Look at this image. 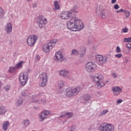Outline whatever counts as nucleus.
Wrapping results in <instances>:
<instances>
[{
  "instance_id": "a211bd4d",
  "label": "nucleus",
  "mask_w": 131,
  "mask_h": 131,
  "mask_svg": "<svg viewBox=\"0 0 131 131\" xmlns=\"http://www.w3.org/2000/svg\"><path fill=\"white\" fill-rule=\"evenodd\" d=\"M57 41V40L56 39H52L50 41L49 43V45L50 46L51 49H53V48H54V46L56 45Z\"/></svg>"
},
{
  "instance_id": "6ab92c4d",
  "label": "nucleus",
  "mask_w": 131,
  "mask_h": 131,
  "mask_svg": "<svg viewBox=\"0 0 131 131\" xmlns=\"http://www.w3.org/2000/svg\"><path fill=\"white\" fill-rule=\"evenodd\" d=\"M7 112V109L5 106H0V115L5 114Z\"/></svg>"
},
{
  "instance_id": "13d9d810",
  "label": "nucleus",
  "mask_w": 131,
  "mask_h": 131,
  "mask_svg": "<svg viewBox=\"0 0 131 131\" xmlns=\"http://www.w3.org/2000/svg\"><path fill=\"white\" fill-rule=\"evenodd\" d=\"M85 51H86V49H84V52L85 53Z\"/></svg>"
},
{
  "instance_id": "a18cd8bd",
  "label": "nucleus",
  "mask_w": 131,
  "mask_h": 131,
  "mask_svg": "<svg viewBox=\"0 0 131 131\" xmlns=\"http://www.w3.org/2000/svg\"><path fill=\"white\" fill-rule=\"evenodd\" d=\"M126 46L127 48H128V49H131V44L128 43H127Z\"/></svg>"
},
{
  "instance_id": "4d7b16f0",
  "label": "nucleus",
  "mask_w": 131,
  "mask_h": 131,
  "mask_svg": "<svg viewBox=\"0 0 131 131\" xmlns=\"http://www.w3.org/2000/svg\"><path fill=\"white\" fill-rule=\"evenodd\" d=\"M27 2H31L32 0H26Z\"/></svg>"
},
{
  "instance_id": "de8ad7c7",
  "label": "nucleus",
  "mask_w": 131,
  "mask_h": 131,
  "mask_svg": "<svg viewBox=\"0 0 131 131\" xmlns=\"http://www.w3.org/2000/svg\"><path fill=\"white\" fill-rule=\"evenodd\" d=\"M120 12L121 13H124V10H123V9H121L120 10Z\"/></svg>"
},
{
  "instance_id": "58836bf2",
  "label": "nucleus",
  "mask_w": 131,
  "mask_h": 131,
  "mask_svg": "<svg viewBox=\"0 0 131 131\" xmlns=\"http://www.w3.org/2000/svg\"><path fill=\"white\" fill-rule=\"evenodd\" d=\"M115 57H117V58H121V57H122V54L119 53L115 55Z\"/></svg>"
},
{
  "instance_id": "8fccbe9b",
  "label": "nucleus",
  "mask_w": 131,
  "mask_h": 131,
  "mask_svg": "<svg viewBox=\"0 0 131 131\" xmlns=\"http://www.w3.org/2000/svg\"><path fill=\"white\" fill-rule=\"evenodd\" d=\"M33 7H34V8H36V4H33Z\"/></svg>"
},
{
  "instance_id": "c03bdc74",
  "label": "nucleus",
  "mask_w": 131,
  "mask_h": 131,
  "mask_svg": "<svg viewBox=\"0 0 131 131\" xmlns=\"http://www.w3.org/2000/svg\"><path fill=\"white\" fill-rule=\"evenodd\" d=\"M122 102V100L121 99H120L117 100V104H120Z\"/></svg>"
},
{
  "instance_id": "f3484780",
  "label": "nucleus",
  "mask_w": 131,
  "mask_h": 131,
  "mask_svg": "<svg viewBox=\"0 0 131 131\" xmlns=\"http://www.w3.org/2000/svg\"><path fill=\"white\" fill-rule=\"evenodd\" d=\"M51 45L49 44H45L43 46V51L45 52V53H48V52H50V50H52V48H51Z\"/></svg>"
},
{
  "instance_id": "7c9ffc66",
  "label": "nucleus",
  "mask_w": 131,
  "mask_h": 131,
  "mask_svg": "<svg viewBox=\"0 0 131 131\" xmlns=\"http://www.w3.org/2000/svg\"><path fill=\"white\" fill-rule=\"evenodd\" d=\"M23 103V99L21 98H20L17 101V105L18 106H20V105H21V104H22Z\"/></svg>"
},
{
  "instance_id": "f704fd0d",
  "label": "nucleus",
  "mask_w": 131,
  "mask_h": 131,
  "mask_svg": "<svg viewBox=\"0 0 131 131\" xmlns=\"http://www.w3.org/2000/svg\"><path fill=\"white\" fill-rule=\"evenodd\" d=\"M65 115H67L69 118H71V117H73V113H67Z\"/></svg>"
},
{
  "instance_id": "5701e85b",
  "label": "nucleus",
  "mask_w": 131,
  "mask_h": 131,
  "mask_svg": "<svg viewBox=\"0 0 131 131\" xmlns=\"http://www.w3.org/2000/svg\"><path fill=\"white\" fill-rule=\"evenodd\" d=\"M29 123L30 122L28 120H25L23 121V124L24 125V127H27L29 125Z\"/></svg>"
},
{
  "instance_id": "3c124183",
  "label": "nucleus",
  "mask_w": 131,
  "mask_h": 131,
  "mask_svg": "<svg viewBox=\"0 0 131 131\" xmlns=\"http://www.w3.org/2000/svg\"><path fill=\"white\" fill-rule=\"evenodd\" d=\"M65 116H66V115H61L60 116V117H65Z\"/></svg>"
},
{
  "instance_id": "f257e3e1",
  "label": "nucleus",
  "mask_w": 131,
  "mask_h": 131,
  "mask_svg": "<svg viewBox=\"0 0 131 131\" xmlns=\"http://www.w3.org/2000/svg\"><path fill=\"white\" fill-rule=\"evenodd\" d=\"M67 27L71 31H75L76 29L80 30L84 28L83 22L75 17H72L70 20L67 22Z\"/></svg>"
},
{
  "instance_id": "72a5a7b5",
  "label": "nucleus",
  "mask_w": 131,
  "mask_h": 131,
  "mask_svg": "<svg viewBox=\"0 0 131 131\" xmlns=\"http://www.w3.org/2000/svg\"><path fill=\"white\" fill-rule=\"evenodd\" d=\"M108 112V110H103L100 114V115H99V116H102L103 115H105Z\"/></svg>"
},
{
  "instance_id": "c85d7f7f",
  "label": "nucleus",
  "mask_w": 131,
  "mask_h": 131,
  "mask_svg": "<svg viewBox=\"0 0 131 131\" xmlns=\"http://www.w3.org/2000/svg\"><path fill=\"white\" fill-rule=\"evenodd\" d=\"M124 14L126 15V18H129L130 15V12L127 10H124Z\"/></svg>"
},
{
  "instance_id": "4be33fe9",
  "label": "nucleus",
  "mask_w": 131,
  "mask_h": 131,
  "mask_svg": "<svg viewBox=\"0 0 131 131\" xmlns=\"http://www.w3.org/2000/svg\"><path fill=\"white\" fill-rule=\"evenodd\" d=\"M23 63H24V61H20L15 66V68L16 69H19L20 68H22L23 66Z\"/></svg>"
},
{
  "instance_id": "4c0bfd02",
  "label": "nucleus",
  "mask_w": 131,
  "mask_h": 131,
  "mask_svg": "<svg viewBox=\"0 0 131 131\" xmlns=\"http://www.w3.org/2000/svg\"><path fill=\"white\" fill-rule=\"evenodd\" d=\"M5 90L8 92V91H10V86L9 85H6L4 87Z\"/></svg>"
},
{
  "instance_id": "2eb2a0df",
  "label": "nucleus",
  "mask_w": 131,
  "mask_h": 131,
  "mask_svg": "<svg viewBox=\"0 0 131 131\" xmlns=\"http://www.w3.org/2000/svg\"><path fill=\"white\" fill-rule=\"evenodd\" d=\"M96 60L97 61H98V62H101L102 63H104L107 61V57H104L102 55H97L96 56Z\"/></svg>"
},
{
  "instance_id": "bb28decb",
  "label": "nucleus",
  "mask_w": 131,
  "mask_h": 131,
  "mask_svg": "<svg viewBox=\"0 0 131 131\" xmlns=\"http://www.w3.org/2000/svg\"><path fill=\"white\" fill-rule=\"evenodd\" d=\"M54 6H55V9L56 10H59L60 9V6H59L58 1L54 2Z\"/></svg>"
},
{
  "instance_id": "e433bc0d",
  "label": "nucleus",
  "mask_w": 131,
  "mask_h": 131,
  "mask_svg": "<svg viewBox=\"0 0 131 131\" xmlns=\"http://www.w3.org/2000/svg\"><path fill=\"white\" fill-rule=\"evenodd\" d=\"M120 7L119 5H118V4H116L114 6V8L115 9V10H118V9H119Z\"/></svg>"
},
{
  "instance_id": "c9c22d12",
  "label": "nucleus",
  "mask_w": 131,
  "mask_h": 131,
  "mask_svg": "<svg viewBox=\"0 0 131 131\" xmlns=\"http://www.w3.org/2000/svg\"><path fill=\"white\" fill-rule=\"evenodd\" d=\"M122 32H123L124 33H126V32H128V28H125L124 29H122Z\"/></svg>"
},
{
  "instance_id": "423d86ee",
  "label": "nucleus",
  "mask_w": 131,
  "mask_h": 131,
  "mask_svg": "<svg viewBox=\"0 0 131 131\" xmlns=\"http://www.w3.org/2000/svg\"><path fill=\"white\" fill-rule=\"evenodd\" d=\"M97 68V64L94 62H89L86 64L85 70L91 73V72H94Z\"/></svg>"
},
{
  "instance_id": "473e14b6",
  "label": "nucleus",
  "mask_w": 131,
  "mask_h": 131,
  "mask_svg": "<svg viewBox=\"0 0 131 131\" xmlns=\"http://www.w3.org/2000/svg\"><path fill=\"white\" fill-rule=\"evenodd\" d=\"M124 42H131V37L128 38H125L124 39Z\"/></svg>"
},
{
  "instance_id": "4468645a",
  "label": "nucleus",
  "mask_w": 131,
  "mask_h": 131,
  "mask_svg": "<svg viewBox=\"0 0 131 131\" xmlns=\"http://www.w3.org/2000/svg\"><path fill=\"white\" fill-rule=\"evenodd\" d=\"M70 15H71V13H69L68 11H64L61 13L60 17L62 19H69Z\"/></svg>"
},
{
  "instance_id": "9b49d317",
  "label": "nucleus",
  "mask_w": 131,
  "mask_h": 131,
  "mask_svg": "<svg viewBox=\"0 0 131 131\" xmlns=\"http://www.w3.org/2000/svg\"><path fill=\"white\" fill-rule=\"evenodd\" d=\"M96 14L98 15V16H101L102 19H106V14H105V12H104V9L102 6H99L97 9Z\"/></svg>"
},
{
  "instance_id": "20e7f679",
  "label": "nucleus",
  "mask_w": 131,
  "mask_h": 131,
  "mask_svg": "<svg viewBox=\"0 0 131 131\" xmlns=\"http://www.w3.org/2000/svg\"><path fill=\"white\" fill-rule=\"evenodd\" d=\"M114 126L106 122L101 123L99 126L101 131H114Z\"/></svg>"
},
{
  "instance_id": "5fc2aeb1",
  "label": "nucleus",
  "mask_w": 131,
  "mask_h": 131,
  "mask_svg": "<svg viewBox=\"0 0 131 131\" xmlns=\"http://www.w3.org/2000/svg\"><path fill=\"white\" fill-rule=\"evenodd\" d=\"M116 13H120V10L117 11Z\"/></svg>"
},
{
  "instance_id": "0eeeda50",
  "label": "nucleus",
  "mask_w": 131,
  "mask_h": 131,
  "mask_svg": "<svg viewBox=\"0 0 131 131\" xmlns=\"http://www.w3.org/2000/svg\"><path fill=\"white\" fill-rule=\"evenodd\" d=\"M19 79L21 85H25L28 81V74L27 73H24L23 74H20Z\"/></svg>"
},
{
  "instance_id": "7ed1b4c3",
  "label": "nucleus",
  "mask_w": 131,
  "mask_h": 131,
  "mask_svg": "<svg viewBox=\"0 0 131 131\" xmlns=\"http://www.w3.org/2000/svg\"><path fill=\"white\" fill-rule=\"evenodd\" d=\"M81 90V87L80 86H77L73 88H68L66 90V96L68 98H71L74 96H76L80 90Z\"/></svg>"
},
{
  "instance_id": "09e8293b",
  "label": "nucleus",
  "mask_w": 131,
  "mask_h": 131,
  "mask_svg": "<svg viewBox=\"0 0 131 131\" xmlns=\"http://www.w3.org/2000/svg\"><path fill=\"white\" fill-rule=\"evenodd\" d=\"M21 95H22V96H26V93H25V92H22L21 93Z\"/></svg>"
},
{
  "instance_id": "aec40b11",
  "label": "nucleus",
  "mask_w": 131,
  "mask_h": 131,
  "mask_svg": "<svg viewBox=\"0 0 131 131\" xmlns=\"http://www.w3.org/2000/svg\"><path fill=\"white\" fill-rule=\"evenodd\" d=\"M10 125V123L8 121L5 122L3 124V128L4 130L8 129V126Z\"/></svg>"
},
{
  "instance_id": "6e6552de",
  "label": "nucleus",
  "mask_w": 131,
  "mask_h": 131,
  "mask_svg": "<svg viewBox=\"0 0 131 131\" xmlns=\"http://www.w3.org/2000/svg\"><path fill=\"white\" fill-rule=\"evenodd\" d=\"M38 37L36 35H30L27 38V43L30 47H33L36 40H37Z\"/></svg>"
},
{
  "instance_id": "ea45409f",
  "label": "nucleus",
  "mask_w": 131,
  "mask_h": 131,
  "mask_svg": "<svg viewBox=\"0 0 131 131\" xmlns=\"http://www.w3.org/2000/svg\"><path fill=\"white\" fill-rule=\"evenodd\" d=\"M120 52H121V50L120 49V48H119V46H118L117 47V52L120 53Z\"/></svg>"
},
{
  "instance_id": "f8f14e48",
  "label": "nucleus",
  "mask_w": 131,
  "mask_h": 131,
  "mask_svg": "<svg viewBox=\"0 0 131 131\" xmlns=\"http://www.w3.org/2000/svg\"><path fill=\"white\" fill-rule=\"evenodd\" d=\"M112 91L114 96H119L122 93V89L118 86L113 87Z\"/></svg>"
},
{
  "instance_id": "ddd939ff",
  "label": "nucleus",
  "mask_w": 131,
  "mask_h": 131,
  "mask_svg": "<svg viewBox=\"0 0 131 131\" xmlns=\"http://www.w3.org/2000/svg\"><path fill=\"white\" fill-rule=\"evenodd\" d=\"M59 74L61 76L65 78H69V77H70V73L67 70H60Z\"/></svg>"
},
{
  "instance_id": "39448f33",
  "label": "nucleus",
  "mask_w": 131,
  "mask_h": 131,
  "mask_svg": "<svg viewBox=\"0 0 131 131\" xmlns=\"http://www.w3.org/2000/svg\"><path fill=\"white\" fill-rule=\"evenodd\" d=\"M48 82V75L46 73H42L39 76V85L45 86Z\"/></svg>"
},
{
  "instance_id": "a878e982",
  "label": "nucleus",
  "mask_w": 131,
  "mask_h": 131,
  "mask_svg": "<svg viewBox=\"0 0 131 131\" xmlns=\"http://www.w3.org/2000/svg\"><path fill=\"white\" fill-rule=\"evenodd\" d=\"M78 54H79L78 51H77V50H76V49H73L72 51L71 55H73V56H77V55H78Z\"/></svg>"
},
{
  "instance_id": "393cba45",
  "label": "nucleus",
  "mask_w": 131,
  "mask_h": 131,
  "mask_svg": "<svg viewBox=\"0 0 131 131\" xmlns=\"http://www.w3.org/2000/svg\"><path fill=\"white\" fill-rule=\"evenodd\" d=\"M39 117L40 118V121H43L46 119V118H47V117H46L42 113L40 114Z\"/></svg>"
},
{
  "instance_id": "6e6d98bb",
  "label": "nucleus",
  "mask_w": 131,
  "mask_h": 131,
  "mask_svg": "<svg viewBox=\"0 0 131 131\" xmlns=\"http://www.w3.org/2000/svg\"><path fill=\"white\" fill-rule=\"evenodd\" d=\"M110 81V80H107L106 82V83H107V82H109Z\"/></svg>"
},
{
  "instance_id": "cd10ccee",
  "label": "nucleus",
  "mask_w": 131,
  "mask_h": 131,
  "mask_svg": "<svg viewBox=\"0 0 131 131\" xmlns=\"http://www.w3.org/2000/svg\"><path fill=\"white\" fill-rule=\"evenodd\" d=\"M58 86L60 88V89H62V88L64 86V81H59L58 82Z\"/></svg>"
},
{
  "instance_id": "f03ea898",
  "label": "nucleus",
  "mask_w": 131,
  "mask_h": 131,
  "mask_svg": "<svg viewBox=\"0 0 131 131\" xmlns=\"http://www.w3.org/2000/svg\"><path fill=\"white\" fill-rule=\"evenodd\" d=\"M93 81L97 85L99 89L105 86V82H104V77L102 74H96L93 77Z\"/></svg>"
},
{
  "instance_id": "9d476101",
  "label": "nucleus",
  "mask_w": 131,
  "mask_h": 131,
  "mask_svg": "<svg viewBox=\"0 0 131 131\" xmlns=\"http://www.w3.org/2000/svg\"><path fill=\"white\" fill-rule=\"evenodd\" d=\"M37 22L40 28H42L43 27V25H46V24H48V20L47 18L43 19V16H39L38 17Z\"/></svg>"
},
{
  "instance_id": "2f4dec72",
  "label": "nucleus",
  "mask_w": 131,
  "mask_h": 131,
  "mask_svg": "<svg viewBox=\"0 0 131 131\" xmlns=\"http://www.w3.org/2000/svg\"><path fill=\"white\" fill-rule=\"evenodd\" d=\"M42 113L45 116L47 117L48 115H50V114L51 113V112L50 111H46L42 112Z\"/></svg>"
},
{
  "instance_id": "1a4fd4ad",
  "label": "nucleus",
  "mask_w": 131,
  "mask_h": 131,
  "mask_svg": "<svg viewBox=\"0 0 131 131\" xmlns=\"http://www.w3.org/2000/svg\"><path fill=\"white\" fill-rule=\"evenodd\" d=\"M54 59L56 62H63L65 60V57L63 56V53L60 51H58L55 53Z\"/></svg>"
},
{
  "instance_id": "b1692460",
  "label": "nucleus",
  "mask_w": 131,
  "mask_h": 131,
  "mask_svg": "<svg viewBox=\"0 0 131 131\" xmlns=\"http://www.w3.org/2000/svg\"><path fill=\"white\" fill-rule=\"evenodd\" d=\"M92 99V97H91V95L89 94H86L83 96V99L85 101H89V100H91Z\"/></svg>"
},
{
  "instance_id": "49530a36",
  "label": "nucleus",
  "mask_w": 131,
  "mask_h": 131,
  "mask_svg": "<svg viewBox=\"0 0 131 131\" xmlns=\"http://www.w3.org/2000/svg\"><path fill=\"white\" fill-rule=\"evenodd\" d=\"M117 0H112V4H115Z\"/></svg>"
},
{
  "instance_id": "a19ab883",
  "label": "nucleus",
  "mask_w": 131,
  "mask_h": 131,
  "mask_svg": "<svg viewBox=\"0 0 131 131\" xmlns=\"http://www.w3.org/2000/svg\"><path fill=\"white\" fill-rule=\"evenodd\" d=\"M40 59V57H39V56L38 55H36V61H39Z\"/></svg>"
},
{
  "instance_id": "dca6fc26",
  "label": "nucleus",
  "mask_w": 131,
  "mask_h": 131,
  "mask_svg": "<svg viewBox=\"0 0 131 131\" xmlns=\"http://www.w3.org/2000/svg\"><path fill=\"white\" fill-rule=\"evenodd\" d=\"M5 28L6 29V32L8 34H10L12 32V24L8 23Z\"/></svg>"
},
{
  "instance_id": "603ef678",
  "label": "nucleus",
  "mask_w": 131,
  "mask_h": 131,
  "mask_svg": "<svg viewBox=\"0 0 131 131\" xmlns=\"http://www.w3.org/2000/svg\"><path fill=\"white\" fill-rule=\"evenodd\" d=\"M2 85H3V83H2V82L0 81V87H1Z\"/></svg>"
},
{
  "instance_id": "bf43d9fd",
  "label": "nucleus",
  "mask_w": 131,
  "mask_h": 131,
  "mask_svg": "<svg viewBox=\"0 0 131 131\" xmlns=\"http://www.w3.org/2000/svg\"><path fill=\"white\" fill-rule=\"evenodd\" d=\"M0 62H1V59H0Z\"/></svg>"
},
{
  "instance_id": "79ce46f5",
  "label": "nucleus",
  "mask_w": 131,
  "mask_h": 131,
  "mask_svg": "<svg viewBox=\"0 0 131 131\" xmlns=\"http://www.w3.org/2000/svg\"><path fill=\"white\" fill-rule=\"evenodd\" d=\"M41 103L42 104H45L46 103V99L43 98L41 100Z\"/></svg>"
},
{
  "instance_id": "412c9836",
  "label": "nucleus",
  "mask_w": 131,
  "mask_h": 131,
  "mask_svg": "<svg viewBox=\"0 0 131 131\" xmlns=\"http://www.w3.org/2000/svg\"><path fill=\"white\" fill-rule=\"evenodd\" d=\"M16 71V67H10L8 70L9 73H14Z\"/></svg>"
},
{
  "instance_id": "864d4df0",
  "label": "nucleus",
  "mask_w": 131,
  "mask_h": 131,
  "mask_svg": "<svg viewBox=\"0 0 131 131\" xmlns=\"http://www.w3.org/2000/svg\"><path fill=\"white\" fill-rule=\"evenodd\" d=\"M74 9H76L77 8V6L76 5H75L74 6Z\"/></svg>"
},
{
  "instance_id": "c756f323",
  "label": "nucleus",
  "mask_w": 131,
  "mask_h": 131,
  "mask_svg": "<svg viewBox=\"0 0 131 131\" xmlns=\"http://www.w3.org/2000/svg\"><path fill=\"white\" fill-rule=\"evenodd\" d=\"M5 15V12H4V10H3V8L0 7V18H2L3 16Z\"/></svg>"
},
{
  "instance_id": "37998d69",
  "label": "nucleus",
  "mask_w": 131,
  "mask_h": 131,
  "mask_svg": "<svg viewBox=\"0 0 131 131\" xmlns=\"http://www.w3.org/2000/svg\"><path fill=\"white\" fill-rule=\"evenodd\" d=\"M112 76L114 78H116V77H117V75H116L115 73H114L112 74Z\"/></svg>"
}]
</instances>
